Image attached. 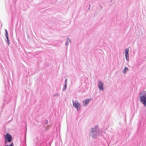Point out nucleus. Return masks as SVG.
Wrapping results in <instances>:
<instances>
[{
    "label": "nucleus",
    "mask_w": 146,
    "mask_h": 146,
    "mask_svg": "<svg viewBox=\"0 0 146 146\" xmlns=\"http://www.w3.org/2000/svg\"><path fill=\"white\" fill-rule=\"evenodd\" d=\"M90 136L94 139H96L97 137L100 135V129L98 125L91 129L89 133Z\"/></svg>",
    "instance_id": "nucleus-1"
},
{
    "label": "nucleus",
    "mask_w": 146,
    "mask_h": 146,
    "mask_svg": "<svg viewBox=\"0 0 146 146\" xmlns=\"http://www.w3.org/2000/svg\"><path fill=\"white\" fill-rule=\"evenodd\" d=\"M140 102L144 107H146V91H142L139 94Z\"/></svg>",
    "instance_id": "nucleus-2"
},
{
    "label": "nucleus",
    "mask_w": 146,
    "mask_h": 146,
    "mask_svg": "<svg viewBox=\"0 0 146 146\" xmlns=\"http://www.w3.org/2000/svg\"><path fill=\"white\" fill-rule=\"evenodd\" d=\"M73 105L76 108L77 111L79 110L82 107L80 102L77 100L72 101Z\"/></svg>",
    "instance_id": "nucleus-3"
},
{
    "label": "nucleus",
    "mask_w": 146,
    "mask_h": 146,
    "mask_svg": "<svg viewBox=\"0 0 146 146\" xmlns=\"http://www.w3.org/2000/svg\"><path fill=\"white\" fill-rule=\"evenodd\" d=\"M5 139V144H7L8 142H10L12 140V137L9 133H7L4 136Z\"/></svg>",
    "instance_id": "nucleus-4"
},
{
    "label": "nucleus",
    "mask_w": 146,
    "mask_h": 146,
    "mask_svg": "<svg viewBox=\"0 0 146 146\" xmlns=\"http://www.w3.org/2000/svg\"><path fill=\"white\" fill-rule=\"evenodd\" d=\"M98 86L100 90L103 91L104 90V83L101 81H98Z\"/></svg>",
    "instance_id": "nucleus-5"
},
{
    "label": "nucleus",
    "mask_w": 146,
    "mask_h": 146,
    "mask_svg": "<svg viewBox=\"0 0 146 146\" xmlns=\"http://www.w3.org/2000/svg\"><path fill=\"white\" fill-rule=\"evenodd\" d=\"M129 48H126L125 49V56L126 60L129 61Z\"/></svg>",
    "instance_id": "nucleus-6"
},
{
    "label": "nucleus",
    "mask_w": 146,
    "mask_h": 146,
    "mask_svg": "<svg viewBox=\"0 0 146 146\" xmlns=\"http://www.w3.org/2000/svg\"><path fill=\"white\" fill-rule=\"evenodd\" d=\"M91 99L90 98H89L84 100L83 101V105L84 106H86L91 101Z\"/></svg>",
    "instance_id": "nucleus-7"
},
{
    "label": "nucleus",
    "mask_w": 146,
    "mask_h": 146,
    "mask_svg": "<svg viewBox=\"0 0 146 146\" xmlns=\"http://www.w3.org/2000/svg\"><path fill=\"white\" fill-rule=\"evenodd\" d=\"M71 40L69 37H68L66 39V41L65 44V45L66 46H68L69 43H71Z\"/></svg>",
    "instance_id": "nucleus-8"
},
{
    "label": "nucleus",
    "mask_w": 146,
    "mask_h": 146,
    "mask_svg": "<svg viewBox=\"0 0 146 146\" xmlns=\"http://www.w3.org/2000/svg\"><path fill=\"white\" fill-rule=\"evenodd\" d=\"M128 70V68L127 67H125L124 68V69L122 71V72L124 74H125L126 73V71H127Z\"/></svg>",
    "instance_id": "nucleus-9"
},
{
    "label": "nucleus",
    "mask_w": 146,
    "mask_h": 146,
    "mask_svg": "<svg viewBox=\"0 0 146 146\" xmlns=\"http://www.w3.org/2000/svg\"><path fill=\"white\" fill-rule=\"evenodd\" d=\"M67 84H65L64 87L62 89L63 91H64L66 88Z\"/></svg>",
    "instance_id": "nucleus-10"
},
{
    "label": "nucleus",
    "mask_w": 146,
    "mask_h": 146,
    "mask_svg": "<svg viewBox=\"0 0 146 146\" xmlns=\"http://www.w3.org/2000/svg\"><path fill=\"white\" fill-rule=\"evenodd\" d=\"M60 96V94L59 93H57L56 94H55L53 95L54 96Z\"/></svg>",
    "instance_id": "nucleus-11"
},
{
    "label": "nucleus",
    "mask_w": 146,
    "mask_h": 146,
    "mask_svg": "<svg viewBox=\"0 0 146 146\" xmlns=\"http://www.w3.org/2000/svg\"><path fill=\"white\" fill-rule=\"evenodd\" d=\"M5 146H13V143H11L9 145H8L7 144H5Z\"/></svg>",
    "instance_id": "nucleus-12"
},
{
    "label": "nucleus",
    "mask_w": 146,
    "mask_h": 146,
    "mask_svg": "<svg viewBox=\"0 0 146 146\" xmlns=\"http://www.w3.org/2000/svg\"><path fill=\"white\" fill-rule=\"evenodd\" d=\"M5 35H8V32H7V30L6 29H5Z\"/></svg>",
    "instance_id": "nucleus-13"
},
{
    "label": "nucleus",
    "mask_w": 146,
    "mask_h": 146,
    "mask_svg": "<svg viewBox=\"0 0 146 146\" xmlns=\"http://www.w3.org/2000/svg\"><path fill=\"white\" fill-rule=\"evenodd\" d=\"M6 42L8 43V45H9L10 44L9 40V39L7 40Z\"/></svg>",
    "instance_id": "nucleus-14"
},
{
    "label": "nucleus",
    "mask_w": 146,
    "mask_h": 146,
    "mask_svg": "<svg viewBox=\"0 0 146 146\" xmlns=\"http://www.w3.org/2000/svg\"><path fill=\"white\" fill-rule=\"evenodd\" d=\"M67 79H65V84H67Z\"/></svg>",
    "instance_id": "nucleus-15"
},
{
    "label": "nucleus",
    "mask_w": 146,
    "mask_h": 146,
    "mask_svg": "<svg viewBox=\"0 0 146 146\" xmlns=\"http://www.w3.org/2000/svg\"><path fill=\"white\" fill-rule=\"evenodd\" d=\"M6 37L7 38V40L9 39V37H8V35H5Z\"/></svg>",
    "instance_id": "nucleus-16"
}]
</instances>
